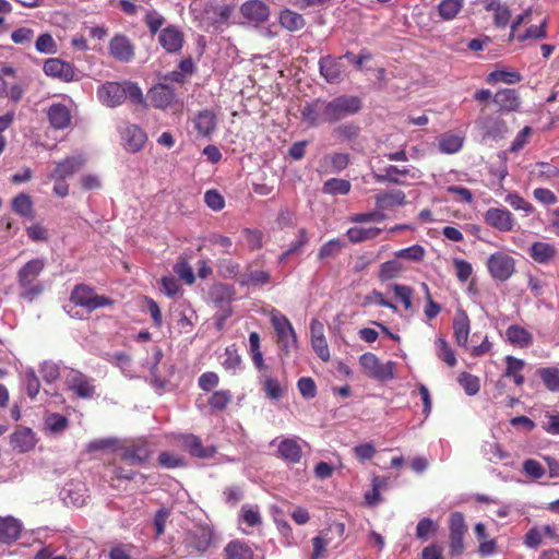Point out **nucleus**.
Masks as SVG:
<instances>
[{
	"instance_id": "obj_1",
	"label": "nucleus",
	"mask_w": 559,
	"mask_h": 559,
	"mask_svg": "<svg viewBox=\"0 0 559 559\" xmlns=\"http://www.w3.org/2000/svg\"><path fill=\"white\" fill-rule=\"evenodd\" d=\"M99 102L115 108L129 99L135 106H145V97L139 84L132 81L105 82L97 90Z\"/></svg>"
},
{
	"instance_id": "obj_2",
	"label": "nucleus",
	"mask_w": 559,
	"mask_h": 559,
	"mask_svg": "<svg viewBox=\"0 0 559 559\" xmlns=\"http://www.w3.org/2000/svg\"><path fill=\"white\" fill-rule=\"evenodd\" d=\"M46 266L43 258H35L23 264L16 273L20 297L33 302L45 292V285L38 280Z\"/></svg>"
},
{
	"instance_id": "obj_3",
	"label": "nucleus",
	"mask_w": 559,
	"mask_h": 559,
	"mask_svg": "<svg viewBox=\"0 0 559 559\" xmlns=\"http://www.w3.org/2000/svg\"><path fill=\"white\" fill-rule=\"evenodd\" d=\"M214 544V531L209 524L198 523L186 530L181 542L188 557L203 556Z\"/></svg>"
},
{
	"instance_id": "obj_4",
	"label": "nucleus",
	"mask_w": 559,
	"mask_h": 559,
	"mask_svg": "<svg viewBox=\"0 0 559 559\" xmlns=\"http://www.w3.org/2000/svg\"><path fill=\"white\" fill-rule=\"evenodd\" d=\"M70 301L78 306L86 309L87 312H92L98 308L111 306L114 300L109 297L97 295L91 286L86 284H78L73 287Z\"/></svg>"
},
{
	"instance_id": "obj_5",
	"label": "nucleus",
	"mask_w": 559,
	"mask_h": 559,
	"mask_svg": "<svg viewBox=\"0 0 559 559\" xmlns=\"http://www.w3.org/2000/svg\"><path fill=\"white\" fill-rule=\"evenodd\" d=\"M66 389L82 400H92L96 396L95 380L80 370L70 368L64 376Z\"/></svg>"
},
{
	"instance_id": "obj_6",
	"label": "nucleus",
	"mask_w": 559,
	"mask_h": 559,
	"mask_svg": "<svg viewBox=\"0 0 559 559\" xmlns=\"http://www.w3.org/2000/svg\"><path fill=\"white\" fill-rule=\"evenodd\" d=\"M359 366L364 374L376 380L388 381L394 377V364L392 361L382 364L372 353L361 355L359 358Z\"/></svg>"
},
{
	"instance_id": "obj_7",
	"label": "nucleus",
	"mask_w": 559,
	"mask_h": 559,
	"mask_svg": "<svg viewBox=\"0 0 559 559\" xmlns=\"http://www.w3.org/2000/svg\"><path fill=\"white\" fill-rule=\"evenodd\" d=\"M44 73L63 83L76 82L81 79L80 71L71 62L60 58H49L43 64Z\"/></svg>"
},
{
	"instance_id": "obj_8",
	"label": "nucleus",
	"mask_w": 559,
	"mask_h": 559,
	"mask_svg": "<svg viewBox=\"0 0 559 559\" xmlns=\"http://www.w3.org/2000/svg\"><path fill=\"white\" fill-rule=\"evenodd\" d=\"M487 267L495 280L506 282L515 271V261L507 253L495 252L489 257Z\"/></svg>"
},
{
	"instance_id": "obj_9",
	"label": "nucleus",
	"mask_w": 559,
	"mask_h": 559,
	"mask_svg": "<svg viewBox=\"0 0 559 559\" xmlns=\"http://www.w3.org/2000/svg\"><path fill=\"white\" fill-rule=\"evenodd\" d=\"M450 528V555L459 556L464 551V535L467 531L463 513L454 512L449 519Z\"/></svg>"
},
{
	"instance_id": "obj_10",
	"label": "nucleus",
	"mask_w": 559,
	"mask_h": 559,
	"mask_svg": "<svg viewBox=\"0 0 559 559\" xmlns=\"http://www.w3.org/2000/svg\"><path fill=\"white\" fill-rule=\"evenodd\" d=\"M109 55L117 61L129 63L135 58V45L124 34H116L109 40Z\"/></svg>"
},
{
	"instance_id": "obj_11",
	"label": "nucleus",
	"mask_w": 559,
	"mask_h": 559,
	"mask_svg": "<svg viewBox=\"0 0 559 559\" xmlns=\"http://www.w3.org/2000/svg\"><path fill=\"white\" fill-rule=\"evenodd\" d=\"M150 104L157 109L167 110L177 104L175 90L165 83L153 85L147 92Z\"/></svg>"
},
{
	"instance_id": "obj_12",
	"label": "nucleus",
	"mask_w": 559,
	"mask_h": 559,
	"mask_svg": "<svg viewBox=\"0 0 559 559\" xmlns=\"http://www.w3.org/2000/svg\"><path fill=\"white\" fill-rule=\"evenodd\" d=\"M484 221L490 227L508 233L513 230L515 218L513 214L506 207H490L484 214Z\"/></svg>"
},
{
	"instance_id": "obj_13",
	"label": "nucleus",
	"mask_w": 559,
	"mask_h": 559,
	"mask_svg": "<svg viewBox=\"0 0 559 559\" xmlns=\"http://www.w3.org/2000/svg\"><path fill=\"white\" fill-rule=\"evenodd\" d=\"M345 57H347V53L340 58L326 56L320 59V73L329 83H338L344 79L346 73Z\"/></svg>"
},
{
	"instance_id": "obj_14",
	"label": "nucleus",
	"mask_w": 559,
	"mask_h": 559,
	"mask_svg": "<svg viewBox=\"0 0 559 559\" xmlns=\"http://www.w3.org/2000/svg\"><path fill=\"white\" fill-rule=\"evenodd\" d=\"M158 43L168 53H177L183 47L185 35L178 26L170 24L160 29Z\"/></svg>"
},
{
	"instance_id": "obj_15",
	"label": "nucleus",
	"mask_w": 559,
	"mask_h": 559,
	"mask_svg": "<svg viewBox=\"0 0 559 559\" xmlns=\"http://www.w3.org/2000/svg\"><path fill=\"white\" fill-rule=\"evenodd\" d=\"M86 164V158L82 154L66 157L64 159L56 163L55 169L48 175L49 179H66L80 169Z\"/></svg>"
},
{
	"instance_id": "obj_16",
	"label": "nucleus",
	"mask_w": 559,
	"mask_h": 559,
	"mask_svg": "<svg viewBox=\"0 0 559 559\" xmlns=\"http://www.w3.org/2000/svg\"><path fill=\"white\" fill-rule=\"evenodd\" d=\"M241 15L257 25L266 22L270 17V7L262 0H249L240 7Z\"/></svg>"
},
{
	"instance_id": "obj_17",
	"label": "nucleus",
	"mask_w": 559,
	"mask_h": 559,
	"mask_svg": "<svg viewBox=\"0 0 559 559\" xmlns=\"http://www.w3.org/2000/svg\"><path fill=\"white\" fill-rule=\"evenodd\" d=\"M311 345L316 354L323 360L330 359V350L324 336V325L317 319L310 322Z\"/></svg>"
},
{
	"instance_id": "obj_18",
	"label": "nucleus",
	"mask_w": 559,
	"mask_h": 559,
	"mask_svg": "<svg viewBox=\"0 0 559 559\" xmlns=\"http://www.w3.org/2000/svg\"><path fill=\"white\" fill-rule=\"evenodd\" d=\"M323 106L325 120L330 123L337 122L349 114V98L347 96H338L330 102L323 100Z\"/></svg>"
},
{
	"instance_id": "obj_19",
	"label": "nucleus",
	"mask_w": 559,
	"mask_h": 559,
	"mask_svg": "<svg viewBox=\"0 0 559 559\" xmlns=\"http://www.w3.org/2000/svg\"><path fill=\"white\" fill-rule=\"evenodd\" d=\"M376 206L382 211H390L406 204V194L400 189L380 191L376 198Z\"/></svg>"
},
{
	"instance_id": "obj_20",
	"label": "nucleus",
	"mask_w": 559,
	"mask_h": 559,
	"mask_svg": "<svg viewBox=\"0 0 559 559\" xmlns=\"http://www.w3.org/2000/svg\"><path fill=\"white\" fill-rule=\"evenodd\" d=\"M10 444L19 453L31 451L36 444L35 433L26 427H17L10 437Z\"/></svg>"
},
{
	"instance_id": "obj_21",
	"label": "nucleus",
	"mask_w": 559,
	"mask_h": 559,
	"mask_svg": "<svg viewBox=\"0 0 559 559\" xmlns=\"http://www.w3.org/2000/svg\"><path fill=\"white\" fill-rule=\"evenodd\" d=\"M182 445L192 456L199 459L213 457L217 451L214 445H203L202 440L192 433L182 437Z\"/></svg>"
},
{
	"instance_id": "obj_22",
	"label": "nucleus",
	"mask_w": 559,
	"mask_h": 559,
	"mask_svg": "<svg viewBox=\"0 0 559 559\" xmlns=\"http://www.w3.org/2000/svg\"><path fill=\"white\" fill-rule=\"evenodd\" d=\"M124 147L131 153L141 151L147 140L146 133L136 124H129L122 133Z\"/></svg>"
},
{
	"instance_id": "obj_23",
	"label": "nucleus",
	"mask_w": 559,
	"mask_h": 559,
	"mask_svg": "<svg viewBox=\"0 0 559 559\" xmlns=\"http://www.w3.org/2000/svg\"><path fill=\"white\" fill-rule=\"evenodd\" d=\"M301 120L309 127H317L320 123L326 122L323 99H316L307 103L300 110Z\"/></svg>"
},
{
	"instance_id": "obj_24",
	"label": "nucleus",
	"mask_w": 559,
	"mask_h": 559,
	"mask_svg": "<svg viewBox=\"0 0 559 559\" xmlns=\"http://www.w3.org/2000/svg\"><path fill=\"white\" fill-rule=\"evenodd\" d=\"M493 103L499 107L500 111H515L520 108L521 99L516 90L502 88L492 97Z\"/></svg>"
},
{
	"instance_id": "obj_25",
	"label": "nucleus",
	"mask_w": 559,
	"mask_h": 559,
	"mask_svg": "<svg viewBox=\"0 0 559 559\" xmlns=\"http://www.w3.org/2000/svg\"><path fill=\"white\" fill-rule=\"evenodd\" d=\"M409 174L411 170L406 167L399 168L395 165H389L379 171H373L372 177L378 183L405 185V182L400 179V176L406 177Z\"/></svg>"
},
{
	"instance_id": "obj_26",
	"label": "nucleus",
	"mask_w": 559,
	"mask_h": 559,
	"mask_svg": "<svg viewBox=\"0 0 559 559\" xmlns=\"http://www.w3.org/2000/svg\"><path fill=\"white\" fill-rule=\"evenodd\" d=\"M483 7L486 11L493 13V24L498 28H504L510 23L511 10L500 0H483Z\"/></svg>"
},
{
	"instance_id": "obj_27",
	"label": "nucleus",
	"mask_w": 559,
	"mask_h": 559,
	"mask_svg": "<svg viewBox=\"0 0 559 559\" xmlns=\"http://www.w3.org/2000/svg\"><path fill=\"white\" fill-rule=\"evenodd\" d=\"M22 523L13 516H0V542L14 543L21 535Z\"/></svg>"
},
{
	"instance_id": "obj_28",
	"label": "nucleus",
	"mask_w": 559,
	"mask_h": 559,
	"mask_svg": "<svg viewBox=\"0 0 559 559\" xmlns=\"http://www.w3.org/2000/svg\"><path fill=\"white\" fill-rule=\"evenodd\" d=\"M278 456L289 464L299 463L302 450L299 442L294 438L283 439L277 447Z\"/></svg>"
},
{
	"instance_id": "obj_29",
	"label": "nucleus",
	"mask_w": 559,
	"mask_h": 559,
	"mask_svg": "<svg viewBox=\"0 0 559 559\" xmlns=\"http://www.w3.org/2000/svg\"><path fill=\"white\" fill-rule=\"evenodd\" d=\"M336 531L340 535H342L345 531V525L342 523H336L330 526L326 531H323L319 536H316L311 539L312 543V555L310 559H320L326 551V547L330 544V538L328 537L329 533Z\"/></svg>"
},
{
	"instance_id": "obj_30",
	"label": "nucleus",
	"mask_w": 559,
	"mask_h": 559,
	"mask_svg": "<svg viewBox=\"0 0 559 559\" xmlns=\"http://www.w3.org/2000/svg\"><path fill=\"white\" fill-rule=\"evenodd\" d=\"M47 116L50 124L58 130L66 129L71 123V111L61 103L52 104Z\"/></svg>"
},
{
	"instance_id": "obj_31",
	"label": "nucleus",
	"mask_w": 559,
	"mask_h": 559,
	"mask_svg": "<svg viewBox=\"0 0 559 559\" xmlns=\"http://www.w3.org/2000/svg\"><path fill=\"white\" fill-rule=\"evenodd\" d=\"M530 257L539 264H548L557 254V249L552 243L535 241L528 249Z\"/></svg>"
},
{
	"instance_id": "obj_32",
	"label": "nucleus",
	"mask_w": 559,
	"mask_h": 559,
	"mask_svg": "<svg viewBox=\"0 0 559 559\" xmlns=\"http://www.w3.org/2000/svg\"><path fill=\"white\" fill-rule=\"evenodd\" d=\"M469 330L471 323L467 313L464 310L459 309L453 319L454 337L459 346H466Z\"/></svg>"
},
{
	"instance_id": "obj_33",
	"label": "nucleus",
	"mask_w": 559,
	"mask_h": 559,
	"mask_svg": "<svg viewBox=\"0 0 559 559\" xmlns=\"http://www.w3.org/2000/svg\"><path fill=\"white\" fill-rule=\"evenodd\" d=\"M273 325L278 336V343L287 350L290 345L296 343V334L290 322L286 317H282L274 319Z\"/></svg>"
},
{
	"instance_id": "obj_34",
	"label": "nucleus",
	"mask_w": 559,
	"mask_h": 559,
	"mask_svg": "<svg viewBox=\"0 0 559 559\" xmlns=\"http://www.w3.org/2000/svg\"><path fill=\"white\" fill-rule=\"evenodd\" d=\"M506 337L510 344L521 348H526L533 344L532 334L518 324H512L506 330Z\"/></svg>"
},
{
	"instance_id": "obj_35",
	"label": "nucleus",
	"mask_w": 559,
	"mask_h": 559,
	"mask_svg": "<svg viewBox=\"0 0 559 559\" xmlns=\"http://www.w3.org/2000/svg\"><path fill=\"white\" fill-rule=\"evenodd\" d=\"M151 451L146 443L132 444L124 448L121 452L123 461H130L136 464H144L148 461Z\"/></svg>"
},
{
	"instance_id": "obj_36",
	"label": "nucleus",
	"mask_w": 559,
	"mask_h": 559,
	"mask_svg": "<svg viewBox=\"0 0 559 559\" xmlns=\"http://www.w3.org/2000/svg\"><path fill=\"white\" fill-rule=\"evenodd\" d=\"M225 559H253L251 547L239 539L230 540L224 548Z\"/></svg>"
},
{
	"instance_id": "obj_37",
	"label": "nucleus",
	"mask_w": 559,
	"mask_h": 559,
	"mask_svg": "<svg viewBox=\"0 0 559 559\" xmlns=\"http://www.w3.org/2000/svg\"><path fill=\"white\" fill-rule=\"evenodd\" d=\"M504 360L507 367L503 372V376L507 378H512L518 386L523 385V383L525 382V378L522 374V370L525 367V361L511 355L506 356Z\"/></svg>"
},
{
	"instance_id": "obj_38",
	"label": "nucleus",
	"mask_w": 559,
	"mask_h": 559,
	"mask_svg": "<svg viewBox=\"0 0 559 559\" xmlns=\"http://www.w3.org/2000/svg\"><path fill=\"white\" fill-rule=\"evenodd\" d=\"M211 299L215 305L223 308L229 305L235 298V288L228 284H215L210 292Z\"/></svg>"
},
{
	"instance_id": "obj_39",
	"label": "nucleus",
	"mask_w": 559,
	"mask_h": 559,
	"mask_svg": "<svg viewBox=\"0 0 559 559\" xmlns=\"http://www.w3.org/2000/svg\"><path fill=\"white\" fill-rule=\"evenodd\" d=\"M194 127L200 135H210L216 128L215 114L209 109L200 111L194 119Z\"/></svg>"
},
{
	"instance_id": "obj_40",
	"label": "nucleus",
	"mask_w": 559,
	"mask_h": 559,
	"mask_svg": "<svg viewBox=\"0 0 559 559\" xmlns=\"http://www.w3.org/2000/svg\"><path fill=\"white\" fill-rule=\"evenodd\" d=\"M278 21L280 24L289 32L299 31L306 24L301 14L289 9H285L280 13Z\"/></svg>"
},
{
	"instance_id": "obj_41",
	"label": "nucleus",
	"mask_w": 559,
	"mask_h": 559,
	"mask_svg": "<svg viewBox=\"0 0 559 559\" xmlns=\"http://www.w3.org/2000/svg\"><path fill=\"white\" fill-rule=\"evenodd\" d=\"M12 211L23 217L33 218L34 209L31 195L26 193H19L11 203Z\"/></svg>"
},
{
	"instance_id": "obj_42",
	"label": "nucleus",
	"mask_w": 559,
	"mask_h": 559,
	"mask_svg": "<svg viewBox=\"0 0 559 559\" xmlns=\"http://www.w3.org/2000/svg\"><path fill=\"white\" fill-rule=\"evenodd\" d=\"M464 7V0H442L437 11L441 20L451 21L455 19Z\"/></svg>"
},
{
	"instance_id": "obj_43",
	"label": "nucleus",
	"mask_w": 559,
	"mask_h": 559,
	"mask_svg": "<svg viewBox=\"0 0 559 559\" xmlns=\"http://www.w3.org/2000/svg\"><path fill=\"white\" fill-rule=\"evenodd\" d=\"M234 8L228 4L211 5L205 9V13L213 14L212 23L215 26L227 25L233 14Z\"/></svg>"
},
{
	"instance_id": "obj_44",
	"label": "nucleus",
	"mask_w": 559,
	"mask_h": 559,
	"mask_svg": "<svg viewBox=\"0 0 559 559\" xmlns=\"http://www.w3.org/2000/svg\"><path fill=\"white\" fill-rule=\"evenodd\" d=\"M463 141L462 136L447 132L439 138V148L442 153L454 154L462 148Z\"/></svg>"
},
{
	"instance_id": "obj_45",
	"label": "nucleus",
	"mask_w": 559,
	"mask_h": 559,
	"mask_svg": "<svg viewBox=\"0 0 559 559\" xmlns=\"http://www.w3.org/2000/svg\"><path fill=\"white\" fill-rule=\"evenodd\" d=\"M249 354L251 356L252 362L258 370H264L265 364L263 359V354L260 348V335L258 332H251L249 334Z\"/></svg>"
},
{
	"instance_id": "obj_46",
	"label": "nucleus",
	"mask_w": 559,
	"mask_h": 559,
	"mask_svg": "<svg viewBox=\"0 0 559 559\" xmlns=\"http://www.w3.org/2000/svg\"><path fill=\"white\" fill-rule=\"evenodd\" d=\"M242 359L238 354V348L236 344H231L225 348L224 359L222 361V366L226 371H231L235 373L241 366Z\"/></svg>"
},
{
	"instance_id": "obj_47",
	"label": "nucleus",
	"mask_w": 559,
	"mask_h": 559,
	"mask_svg": "<svg viewBox=\"0 0 559 559\" xmlns=\"http://www.w3.org/2000/svg\"><path fill=\"white\" fill-rule=\"evenodd\" d=\"M544 385L551 392H559V369L556 367H545L537 371Z\"/></svg>"
},
{
	"instance_id": "obj_48",
	"label": "nucleus",
	"mask_w": 559,
	"mask_h": 559,
	"mask_svg": "<svg viewBox=\"0 0 559 559\" xmlns=\"http://www.w3.org/2000/svg\"><path fill=\"white\" fill-rule=\"evenodd\" d=\"M522 81V75L518 71H504V70H496L489 73L487 78V82L490 84L493 83H507V84H516Z\"/></svg>"
},
{
	"instance_id": "obj_49",
	"label": "nucleus",
	"mask_w": 559,
	"mask_h": 559,
	"mask_svg": "<svg viewBox=\"0 0 559 559\" xmlns=\"http://www.w3.org/2000/svg\"><path fill=\"white\" fill-rule=\"evenodd\" d=\"M386 486L384 477L374 476L371 481V488L365 492V504L376 506L380 501V490Z\"/></svg>"
},
{
	"instance_id": "obj_50",
	"label": "nucleus",
	"mask_w": 559,
	"mask_h": 559,
	"mask_svg": "<svg viewBox=\"0 0 559 559\" xmlns=\"http://www.w3.org/2000/svg\"><path fill=\"white\" fill-rule=\"evenodd\" d=\"M233 400V394L229 390H218L212 393L209 397V405L213 411L223 412Z\"/></svg>"
},
{
	"instance_id": "obj_51",
	"label": "nucleus",
	"mask_w": 559,
	"mask_h": 559,
	"mask_svg": "<svg viewBox=\"0 0 559 559\" xmlns=\"http://www.w3.org/2000/svg\"><path fill=\"white\" fill-rule=\"evenodd\" d=\"M504 201L515 211H522L526 214H532L535 207L531 202L521 197L518 192H509Z\"/></svg>"
},
{
	"instance_id": "obj_52",
	"label": "nucleus",
	"mask_w": 559,
	"mask_h": 559,
	"mask_svg": "<svg viewBox=\"0 0 559 559\" xmlns=\"http://www.w3.org/2000/svg\"><path fill=\"white\" fill-rule=\"evenodd\" d=\"M35 48L39 53L55 55L58 52V45L50 33L40 34L35 41Z\"/></svg>"
},
{
	"instance_id": "obj_53",
	"label": "nucleus",
	"mask_w": 559,
	"mask_h": 559,
	"mask_svg": "<svg viewBox=\"0 0 559 559\" xmlns=\"http://www.w3.org/2000/svg\"><path fill=\"white\" fill-rule=\"evenodd\" d=\"M391 288L395 295V298L402 302L404 309L407 311L412 310L413 309L412 298H413L414 289L407 285H402V284H393L391 286Z\"/></svg>"
},
{
	"instance_id": "obj_54",
	"label": "nucleus",
	"mask_w": 559,
	"mask_h": 559,
	"mask_svg": "<svg viewBox=\"0 0 559 559\" xmlns=\"http://www.w3.org/2000/svg\"><path fill=\"white\" fill-rule=\"evenodd\" d=\"M457 381L467 395L473 396L479 392L480 382L478 377L468 372H462L460 373Z\"/></svg>"
},
{
	"instance_id": "obj_55",
	"label": "nucleus",
	"mask_w": 559,
	"mask_h": 559,
	"mask_svg": "<svg viewBox=\"0 0 559 559\" xmlns=\"http://www.w3.org/2000/svg\"><path fill=\"white\" fill-rule=\"evenodd\" d=\"M537 170L531 171V175L536 179L551 180L559 178V168L545 162L536 163Z\"/></svg>"
},
{
	"instance_id": "obj_56",
	"label": "nucleus",
	"mask_w": 559,
	"mask_h": 559,
	"mask_svg": "<svg viewBox=\"0 0 559 559\" xmlns=\"http://www.w3.org/2000/svg\"><path fill=\"white\" fill-rule=\"evenodd\" d=\"M425 249L420 245H414L408 248L401 249L394 254L399 259H405L413 262H421L425 257Z\"/></svg>"
},
{
	"instance_id": "obj_57",
	"label": "nucleus",
	"mask_w": 559,
	"mask_h": 559,
	"mask_svg": "<svg viewBox=\"0 0 559 559\" xmlns=\"http://www.w3.org/2000/svg\"><path fill=\"white\" fill-rule=\"evenodd\" d=\"M143 21L152 35L160 32V29H163V25L165 24V17L155 10L146 11Z\"/></svg>"
},
{
	"instance_id": "obj_58",
	"label": "nucleus",
	"mask_w": 559,
	"mask_h": 559,
	"mask_svg": "<svg viewBox=\"0 0 559 559\" xmlns=\"http://www.w3.org/2000/svg\"><path fill=\"white\" fill-rule=\"evenodd\" d=\"M270 278H271L270 273L266 271H253L247 275H243L239 280V283L241 286H248V285L259 286V285L267 284L270 282Z\"/></svg>"
},
{
	"instance_id": "obj_59",
	"label": "nucleus",
	"mask_w": 559,
	"mask_h": 559,
	"mask_svg": "<svg viewBox=\"0 0 559 559\" xmlns=\"http://www.w3.org/2000/svg\"><path fill=\"white\" fill-rule=\"evenodd\" d=\"M486 133L492 138H502L508 132L507 122L501 118L488 119L485 122Z\"/></svg>"
},
{
	"instance_id": "obj_60",
	"label": "nucleus",
	"mask_w": 559,
	"mask_h": 559,
	"mask_svg": "<svg viewBox=\"0 0 559 559\" xmlns=\"http://www.w3.org/2000/svg\"><path fill=\"white\" fill-rule=\"evenodd\" d=\"M158 464L168 469H174L178 467L186 466V462L183 457L178 456L174 453H170L168 451L160 452L158 455Z\"/></svg>"
},
{
	"instance_id": "obj_61",
	"label": "nucleus",
	"mask_w": 559,
	"mask_h": 559,
	"mask_svg": "<svg viewBox=\"0 0 559 559\" xmlns=\"http://www.w3.org/2000/svg\"><path fill=\"white\" fill-rule=\"evenodd\" d=\"M345 247V243L342 242L340 239H332L324 243L318 253V258L320 260L326 259V258H334L336 257L342 249Z\"/></svg>"
},
{
	"instance_id": "obj_62",
	"label": "nucleus",
	"mask_w": 559,
	"mask_h": 559,
	"mask_svg": "<svg viewBox=\"0 0 559 559\" xmlns=\"http://www.w3.org/2000/svg\"><path fill=\"white\" fill-rule=\"evenodd\" d=\"M323 192L329 194H347L349 192V182L337 178H331L324 183Z\"/></svg>"
},
{
	"instance_id": "obj_63",
	"label": "nucleus",
	"mask_w": 559,
	"mask_h": 559,
	"mask_svg": "<svg viewBox=\"0 0 559 559\" xmlns=\"http://www.w3.org/2000/svg\"><path fill=\"white\" fill-rule=\"evenodd\" d=\"M437 346L438 357L442 361H444L449 367H454L456 365V358L449 343L444 338H439L437 341Z\"/></svg>"
},
{
	"instance_id": "obj_64",
	"label": "nucleus",
	"mask_w": 559,
	"mask_h": 559,
	"mask_svg": "<svg viewBox=\"0 0 559 559\" xmlns=\"http://www.w3.org/2000/svg\"><path fill=\"white\" fill-rule=\"evenodd\" d=\"M547 21L544 20L539 25L530 26L524 34L518 36L519 41L526 39H543L547 37L546 32Z\"/></svg>"
}]
</instances>
